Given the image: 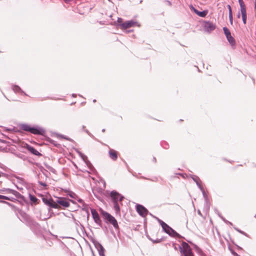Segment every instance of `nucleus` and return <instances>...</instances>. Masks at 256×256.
<instances>
[{
	"label": "nucleus",
	"mask_w": 256,
	"mask_h": 256,
	"mask_svg": "<svg viewBox=\"0 0 256 256\" xmlns=\"http://www.w3.org/2000/svg\"><path fill=\"white\" fill-rule=\"evenodd\" d=\"M140 24L136 20H131L126 21V22H124V23H122L120 24V28L126 30V29L132 28V27H135V26L140 27Z\"/></svg>",
	"instance_id": "obj_4"
},
{
	"label": "nucleus",
	"mask_w": 256,
	"mask_h": 256,
	"mask_svg": "<svg viewBox=\"0 0 256 256\" xmlns=\"http://www.w3.org/2000/svg\"><path fill=\"white\" fill-rule=\"evenodd\" d=\"M109 156L111 159L114 160H116L118 158V152L113 149H110L109 150Z\"/></svg>",
	"instance_id": "obj_13"
},
{
	"label": "nucleus",
	"mask_w": 256,
	"mask_h": 256,
	"mask_svg": "<svg viewBox=\"0 0 256 256\" xmlns=\"http://www.w3.org/2000/svg\"><path fill=\"white\" fill-rule=\"evenodd\" d=\"M110 197L112 200L114 204V207L116 212L120 211V208L118 204V202H121L124 198V197L119 193L115 191H112L110 192Z\"/></svg>",
	"instance_id": "obj_1"
},
{
	"label": "nucleus",
	"mask_w": 256,
	"mask_h": 256,
	"mask_svg": "<svg viewBox=\"0 0 256 256\" xmlns=\"http://www.w3.org/2000/svg\"><path fill=\"white\" fill-rule=\"evenodd\" d=\"M78 201L80 202V203H83V200H82V199H79L78 200Z\"/></svg>",
	"instance_id": "obj_24"
},
{
	"label": "nucleus",
	"mask_w": 256,
	"mask_h": 256,
	"mask_svg": "<svg viewBox=\"0 0 256 256\" xmlns=\"http://www.w3.org/2000/svg\"><path fill=\"white\" fill-rule=\"evenodd\" d=\"M228 9L229 14H230V12H232V8L230 5H228Z\"/></svg>",
	"instance_id": "obj_23"
},
{
	"label": "nucleus",
	"mask_w": 256,
	"mask_h": 256,
	"mask_svg": "<svg viewBox=\"0 0 256 256\" xmlns=\"http://www.w3.org/2000/svg\"><path fill=\"white\" fill-rule=\"evenodd\" d=\"M238 18H240V14H238Z\"/></svg>",
	"instance_id": "obj_29"
},
{
	"label": "nucleus",
	"mask_w": 256,
	"mask_h": 256,
	"mask_svg": "<svg viewBox=\"0 0 256 256\" xmlns=\"http://www.w3.org/2000/svg\"><path fill=\"white\" fill-rule=\"evenodd\" d=\"M233 254L234 256H239L236 252H233Z\"/></svg>",
	"instance_id": "obj_26"
},
{
	"label": "nucleus",
	"mask_w": 256,
	"mask_h": 256,
	"mask_svg": "<svg viewBox=\"0 0 256 256\" xmlns=\"http://www.w3.org/2000/svg\"><path fill=\"white\" fill-rule=\"evenodd\" d=\"M198 212L200 216H202V213L200 210H198Z\"/></svg>",
	"instance_id": "obj_25"
},
{
	"label": "nucleus",
	"mask_w": 256,
	"mask_h": 256,
	"mask_svg": "<svg viewBox=\"0 0 256 256\" xmlns=\"http://www.w3.org/2000/svg\"><path fill=\"white\" fill-rule=\"evenodd\" d=\"M13 90L16 92H18L21 91L20 88L17 86H15L13 87Z\"/></svg>",
	"instance_id": "obj_19"
},
{
	"label": "nucleus",
	"mask_w": 256,
	"mask_h": 256,
	"mask_svg": "<svg viewBox=\"0 0 256 256\" xmlns=\"http://www.w3.org/2000/svg\"><path fill=\"white\" fill-rule=\"evenodd\" d=\"M228 40L231 45H234L235 44V40L231 34L229 35L226 37Z\"/></svg>",
	"instance_id": "obj_16"
},
{
	"label": "nucleus",
	"mask_w": 256,
	"mask_h": 256,
	"mask_svg": "<svg viewBox=\"0 0 256 256\" xmlns=\"http://www.w3.org/2000/svg\"><path fill=\"white\" fill-rule=\"evenodd\" d=\"M30 200L32 202L36 204L38 202V198L34 196L30 195Z\"/></svg>",
	"instance_id": "obj_18"
},
{
	"label": "nucleus",
	"mask_w": 256,
	"mask_h": 256,
	"mask_svg": "<svg viewBox=\"0 0 256 256\" xmlns=\"http://www.w3.org/2000/svg\"><path fill=\"white\" fill-rule=\"evenodd\" d=\"M229 18L231 24H232V12L229 14Z\"/></svg>",
	"instance_id": "obj_20"
},
{
	"label": "nucleus",
	"mask_w": 256,
	"mask_h": 256,
	"mask_svg": "<svg viewBox=\"0 0 256 256\" xmlns=\"http://www.w3.org/2000/svg\"><path fill=\"white\" fill-rule=\"evenodd\" d=\"M160 224L163 230L167 234H169L170 235L178 236V234L174 232V230H172L170 227L166 224L164 222H162Z\"/></svg>",
	"instance_id": "obj_7"
},
{
	"label": "nucleus",
	"mask_w": 256,
	"mask_h": 256,
	"mask_svg": "<svg viewBox=\"0 0 256 256\" xmlns=\"http://www.w3.org/2000/svg\"><path fill=\"white\" fill-rule=\"evenodd\" d=\"M103 215L105 217V218L108 220V221L112 224L114 228H118V226L117 221L114 216H111L110 214L106 212H104Z\"/></svg>",
	"instance_id": "obj_6"
},
{
	"label": "nucleus",
	"mask_w": 256,
	"mask_h": 256,
	"mask_svg": "<svg viewBox=\"0 0 256 256\" xmlns=\"http://www.w3.org/2000/svg\"><path fill=\"white\" fill-rule=\"evenodd\" d=\"M137 212L142 216H146L148 214V210L142 206L138 204L136 206Z\"/></svg>",
	"instance_id": "obj_10"
},
{
	"label": "nucleus",
	"mask_w": 256,
	"mask_h": 256,
	"mask_svg": "<svg viewBox=\"0 0 256 256\" xmlns=\"http://www.w3.org/2000/svg\"><path fill=\"white\" fill-rule=\"evenodd\" d=\"M0 199H4V200H10L8 196H2V195H0Z\"/></svg>",
	"instance_id": "obj_21"
},
{
	"label": "nucleus",
	"mask_w": 256,
	"mask_h": 256,
	"mask_svg": "<svg viewBox=\"0 0 256 256\" xmlns=\"http://www.w3.org/2000/svg\"><path fill=\"white\" fill-rule=\"evenodd\" d=\"M179 250L180 256H194L190 246L184 242L179 246Z\"/></svg>",
	"instance_id": "obj_2"
},
{
	"label": "nucleus",
	"mask_w": 256,
	"mask_h": 256,
	"mask_svg": "<svg viewBox=\"0 0 256 256\" xmlns=\"http://www.w3.org/2000/svg\"><path fill=\"white\" fill-rule=\"evenodd\" d=\"M238 2L240 6V12L242 14V21L244 24L246 22V8L243 0H238Z\"/></svg>",
	"instance_id": "obj_5"
},
{
	"label": "nucleus",
	"mask_w": 256,
	"mask_h": 256,
	"mask_svg": "<svg viewBox=\"0 0 256 256\" xmlns=\"http://www.w3.org/2000/svg\"><path fill=\"white\" fill-rule=\"evenodd\" d=\"M56 203L58 205L59 204L64 208H68L70 206L68 201L64 198H58Z\"/></svg>",
	"instance_id": "obj_12"
},
{
	"label": "nucleus",
	"mask_w": 256,
	"mask_h": 256,
	"mask_svg": "<svg viewBox=\"0 0 256 256\" xmlns=\"http://www.w3.org/2000/svg\"><path fill=\"white\" fill-rule=\"evenodd\" d=\"M242 166V164L238 165L237 166H236L234 168H237L238 167V166Z\"/></svg>",
	"instance_id": "obj_27"
},
{
	"label": "nucleus",
	"mask_w": 256,
	"mask_h": 256,
	"mask_svg": "<svg viewBox=\"0 0 256 256\" xmlns=\"http://www.w3.org/2000/svg\"><path fill=\"white\" fill-rule=\"evenodd\" d=\"M20 128L34 134L43 135L44 132V131L42 129L32 127L26 124H22L20 126Z\"/></svg>",
	"instance_id": "obj_3"
},
{
	"label": "nucleus",
	"mask_w": 256,
	"mask_h": 256,
	"mask_svg": "<svg viewBox=\"0 0 256 256\" xmlns=\"http://www.w3.org/2000/svg\"><path fill=\"white\" fill-rule=\"evenodd\" d=\"M195 12L199 16L202 17H204L208 14L207 11L198 12L197 10H194Z\"/></svg>",
	"instance_id": "obj_15"
},
{
	"label": "nucleus",
	"mask_w": 256,
	"mask_h": 256,
	"mask_svg": "<svg viewBox=\"0 0 256 256\" xmlns=\"http://www.w3.org/2000/svg\"><path fill=\"white\" fill-rule=\"evenodd\" d=\"M223 30H224V33L226 37H227L229 35L231 34L230 31L226 27H224L223 28Z\"/></svg>",
	"instance_id": "obj_17"
},
{
	"label": "nucleus",
	"mask_w": 256,
	"mask_h": 256,
	"mask_svg": "<svg viewBox=\"0 0 256 256\" xmlns=\"http://www.w3.org/2000/svg\"><path fill=\"white\" fill-rule=\"evenodd\" d=\"M91 212L95 222L98 224L100 223V220L97 212L95 210L92 209L91 210Z\"/></svg>",
	"instance_id": "obj_14"
},
{
	"label": "nucleus",
	"mask_w": 256,
	"mask_h": 256,
	"mask_svg": "<svg viewBox=\"0 0 256 256\" xmlns=\"http://www.w3.org/2000/svg\"><path fill=\"white\" fill-rule=\"evenodd\" d=\"M40 184H42V185H43V186H46V184H42V183H40Z\"/></svg>",
	"instance_id": "obj_28"
},
{
	"label": "nucleus",
	"mask_w": 256,
	"mask_h": 256,
	"mask_svg": "<svg viewBox=\"0 0 256 256\" xmlns=\"http://www.w3.org/2000/svg\"><path fill=\"white\" fill-rule=\"evenodd\" d=\"M43 202L46 205L53 208H58V206L57 204L54 202L52 198L48 199L46 198H42Z\"/></svg>",
	"instance_id": "obj_8"
},
{
	"label": "nucleus",
	"mask_w": 256,
	"mask_h": 256,
	"mask_svg": "<svg viewBox=\"0 0 256 256\" xmlns=\"http://www.w3.org/2000/svg\"><path fill=\"white\" fill-rule=\"evenodd\" d=\"M118 22L120 24V25L122 24V23H124L123 22V20L122 18H118Z\"/></svg>",
	"instance_id": "obj_22"
},
{
	"label": "nucleus",
	"mask_w": 256,
	"mask_h": 256,
	"mask_svg": "<svg viewBox=\"0 0 256 256\" xmlns=\"http://www.w3.org/2000/svg\"><path fill=\"white\" fill-rule=\"evenodd\" d=\"M204 28L206 31L211 32L216 28V26L210 22H204Z\"/></svg>",
	"instance_id": "obj_9"
},
{
	"label": "nucleus",
	"mask_w": 256,
	"mask_h": 256,
	"mask_svg": "<svg viewBox=\"0 0 256 256\" xmlns=\"http://www.w3.org/2000/svg\"><path fill=\"white\" fill-rule=\"evenodd\" d=\"M23 147L26 148L32 154L35 156H42V154L40 152H39L37 150H36L34 148L28 145L27 144H24V145L23 146Z\"/></svg>",
	"instance_id": "obj_11"
}]
</instances>
